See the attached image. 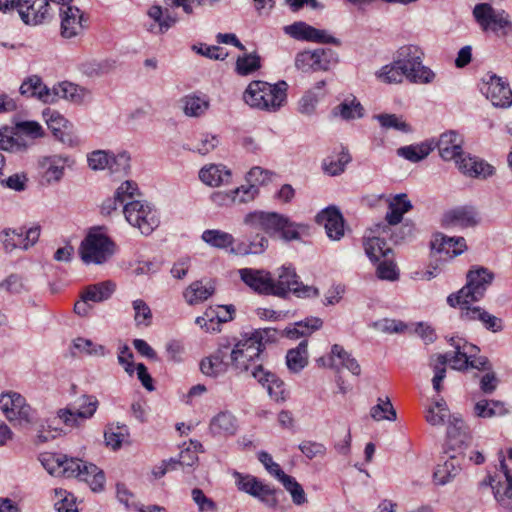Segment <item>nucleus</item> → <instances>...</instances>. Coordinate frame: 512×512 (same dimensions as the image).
I'll list each match as a JSON object with an SVG mask.
<instances>
[{"label": "nucleus", "instance_id": "f257e3e1", "mask_svg": "<svg viewBox=\"0 0 512 512\" xmlns=\"http://www.w3.org/2000/svg\"><path fill=\"white\" fill-rule=\"evenodd\" d=\"M493 278V274L486 268L471 269L467 274L466 285L457 293L450 294L447 297V303L451 307H460L462 320H479L487 330L500 332L503 329V322L500 318L491 315L481 307H470L471 302L483 298Z\"/></svg>", "mask_w": 512, "mask_h": 512}, {"label": "nucleus", "instance_id": "f03ea898", "mask_svg": "<svg viewBox=\"0 0 512 512\" xmlns=\"http://www.w3.org/2000/svg\"><path fill=\"white\" fill-rule=\"evenodd\" d=\"M244 224L249 228L250 233H256L255 239L249 241L243 249L239 251L244 254H260L268 247V239L259 235L258 231H263L269 236L279 234L286 241L297 240L300 238V230L305 226L290 221L289 218L276 212L254 211L244 217Z\"/></svg>", "mask_w": 512, "mask_h": 512}, {"label": "nucleus", "instance_id": "7ed1b4c3", "mask_svg": "<svg viewBox=\"0 0 512 512\" xmlns=\"http://www.w3.org/2000/svg\"><path fill=\"white\" fill-rule=\"evenodd\" d=\"M44 468L55 476L77 478L86 482L92 491H102L105 475L96 465L60 453H46L41 456Z\"/></svg>", "mask_w": 512, "mask_h": 512}, {"label": "nucleus", "instance_id": "20e7f679", "mask_svg": "<svg viewBox=\"0 0 512 512\" xmlns=\"http://www.w3.org/2000/svg\"><path fill=\"white\" fill-rule=\"evenodd\" d=\"M277 331L272 328L257 329L240 339L230 357L233 367L240 373L255 376L256 370H263V351L269 342L276 339Z\"/></svg>", "mask_w": 512, "mask_h": 512}, {"label": "nucleus", "instance_id": "39448f33", "mask_svg": "<svg viewBox=\"0 0 512 512\" xmlns=\"http://www.w3.org/2000/svg\"><path fill=\"white\" fill-rule=\"evenodd\" d=\"M288 85L285 81L270 84L255 80L250 82L243 93V100L249 106L265 111L275 112L286 102Z\"/></svg>", "mask_w": 512, "mask_h": 512}, {"label": "nucleus", "instance_id": "423d86ee", "mask_svg": "<svg viewBox=\"0 0 512 512\" xmlns=\"http://www.w3.org/2000/svg\"><path fill=\"white\" fill-rule=\"evenodd\" d=\"M115 242L105 233L103 227L91 228L79 247V254L86 264H103L116 252Z\"/></svg>", "mask_w": 512, "mask_h": 512}, {"label": "nucleus", "instance_id": "0eeeda50", "mask_svg": "<svg viewBox=\"0 0 512 512\" xmlns=\"http://www.w3.org/2000/svg\"><path fill=\"white\" fill-rule=\"evenodd\" d=\"M424 53L415 45H404L395 54V63L406 72V78L412 83H431L434 72L422 64Z\"/></svg>", "mask_w": 512, "mask_h": 512}, {"label": "nucleus", "instance_id": "6e6552de", "mask_svg": "<svg viewBox=\"0 0 512 512\" xmlns=\"http://www.w3.org/2000/svg\"><path fill=\"white\" fill-rule=\"evenodd\" d=\"M273 296L284 298L292 292L299 298H312L319 296L318 288L304 285L299 281L292 266L283 265L278 269L277 278L272 277Z\"/></svg>", "mask_w": 512, "mask_h": 512}, {"label": "nucleus", "instance_id": "1a4fd4ad", "mask_svg": "<svg viewBox=\"0 0 512 512\" xmlns=\"http://www.w3.org/2000/svg\"><path fill=\"white\" fill-rule=\"evenodd\" d=\"M218 0H164L165 8L159 5H153L148 10V15L152 18L158 27L159 33H165L175 25L178 18L172 14L170 9L181 7L187 15L193 13L194 6H201L206 3L213 4Z\"/></svg>", "mask_w": 512, "mask_h": 512}, {"label": "nucleus", "instance_id": "9d476101", "mask_svg": "<svg viewBox=\"0 0 512 512\" xmlns=\"http://www.w3.org/2000/svg\"><path fill=\"white\" fill-rule=\"evenodd\" d=\"M473 16L481 29L497 36H506L512 31V23L504 10H498L489 3H479L473 9Z\"/></svg>", "mask_w": 512, "mask_h": 512}, {"label": "nucleus", "instance_id": "9b49d317", "mask_svg": "<svg viewBox=\"0 0 512 512\" xmlns=\"http://www.w3.org/2000/svg\"><path fill=\"white\" fill-rule=\"evenodd\" d=\"M123 213L128 223L138 228L143 235H150L160 223L157 210L139 200L127 202Z\"/></svg>", "mask_w": 512, "mask_h": 512}, {"label": "nucleus", "instance_id": "f8f14e48", "mask_svg": "<svg viewBox=\"0 0 512 512\" xmlns=\"http://www.w3.org/2000/svg\"><path fill=\"white\" fill-rule=\"evenodd\" d=\"M0 409L8 421L21 426L35 421V411L19 393L9 391L0 395Z\"/></svg>", "mask_w": 512, "mask_h": 512}, {"label": "nucleus", "instance_id": "ddd939ff", "mask_svg": "<svg viewBox=\"0 0 512 512\" xmlns=\"http://www.w3.org/2000/svg\"><path fill=\"white\" fill-rule=\"evenodd\" d=\"M235 483L240 491L258 498L269 507H275L277 500L274 497V490L267 484H264L258 478L252 475H244L237 471L233 473Z\"/></svg>", "mask_w": 512, "mask_h": 512}, {"label": "nucleus", "instance_id": "4468645a", "mask_svg": "<svg viewBox=\"0 0 512 512\" xmlns=\"http://www.w3.org/2000/svg\"><path fill=\"white\" fill-rule=\"evenodd\" d=\"M78 408L68 407L58 412L59 418L69 427H79L96 412L99 402L95 396L84 395Z\"/></svg>", "mask_w": 512, "mask_h": 512}, {"label": "nucleus", "instance_id": "2eb2a0df", "mask_svg": "<svg viewBox=\"0 0 512 512\" xmlns=\"http://www.w3.org/2000/svg\"><path fill=\"white\" fill-rule=\"evenodd\" d=\"M482 94L496 107H509L512 104V90L495 74L488 75L480 87Z\"/></svg>", "mask_w": 512, "mask_h": 512}, {"label": "nucleus", "instance_id": "dca6fc26", "mask_svg": "<svg viewBox=\"0 0 512 512\" xmlns=\"http://www.w3.org/2000/svg\"><path fill=\"white\" fill-rule=\"evenodd\" d=\"M241 281L258 295H272V275L265 269L242 268L238 271Z\"/></svg>", "mask_w": 512, "mask_h": 512}, {"label": "nucleus", "instance_id": "f3484780", "mask_svg": "<svg viewBox=\"0 0 512 512\" xmlns=\"http://www.w3.org/2000/svg\"><path fill=\"white\" fill-rule=\"evenodd\" d=\"M284 31L286 34L297 40L339 44V41L335 37L329 35L325 30L314 28L301 21L285 26Z\"/></svg>", "mask_w": 512, "mask_h": 512}, {"label": "nucleus", "instance_id": "a211bd4d", "mask_svg": "<svg viewBox=\"0 0 512 512\" xmlns=\"http://www.w3.org/2000/svg\"><path fill=\"white\" fill-rule=\"evenodd\" d=\"M61 36L70 39L80 35L86 25L83 13L76 6L60 7Z\"/></svg>", "mask_w": 512, "mask_h": 512}, {"label": "nucleus", "instance_id": "6ab92c4d", "mask_svg": "<svg viewBox=\"0 0 512 512\" xmlns=\"http://www.w3.org/2000/svg\"><path fill=\"white\" fill-rule=\"evenodd\" d=\"M16 10L25 24L37 25L49 15L48 0H17Z\"/></svg>", "mask_w": 512, "mask_h": 512}, {"label": "nucleus", "instance_id": "aec40b11", "mask_svg": "<svg viewBox=\"0 0 512 512\" xmlns=\"http://www.w3.org/2000/svg\"><path fill=\"white\" fill-rule=\"evenodd\" d=\"M478 213L474 207L461 206L447 211L441 220L444 227L469 228L478 224Z\"/></svg>", "mask_w": 512, "mask_h": 512}, {"label": "nucleus", "instance_id": "412c9836", "mask_svg": "<svg viewBox=\"0 0 512 512\" xmlns=\"http://www.w3.org/2000/svg\"><path fill=\"white\" fill-rule=\"evenodd\" d=\"M275 173L263 169L259 166L252 167L247 173L246 180L249 183L248 187L241 186L242 196L239 199L240 203L252 201L259 193L258 186L266 185L272 180Z\"/></svg>", "mask_w": 512, "mask_h": 512}, {"label": "nucleus", "instance_id": "4be33fe9", "mask_svg": "<svg viewBox=\"0 0 512 512\" xmlns=\"http://www.w3.org/2000/svg\"><path fill=\"white\" fill-rule=\"evenodd\" d=\"M450 345L454 348L453 355L450 353V363L451 367L456 370L466 369L469 360L477 356L479 352L477 346L460 337H452Z\"/></svg>", "mask_w": 512, "mask_h": 512}, {"label": "nucleus", "instance_id": "5701e85b", "mask_svg": "<svg viewBox=\"0 0 512 512\" xmlns=\"http://www.w3.org/2000/svg\"><path fill=\"white\" fill-rule=\"evenodd\" d=\"M433 149L438 148L439 155L445 161L456 159L462 155L463 138L456 131L444 132L437 142L431 141Z\"/></svg>", "mask_w": 512, "mask_h": 512}, {"label": "nucleus", "instance_id": "b1692460", "mask_svg": "<svg viewBox=\"0 0 512 512\" xmlns=\"http://www.w3.org/2000/svg\"><path fill=\"white\" fill-rule=\"evenodd\" d=\"M316 222L324 226L330 239L339 240L344 235V219L335 207H328L318 213Z\"/></svg>", "mask_w": 512, "mask_h": 512}, {"label": "nucleus", "instance_id": "393cba45", "mask_svg": "<svg viewBox=\"0 0 512 512\" xmlns=\"http://www.w3.org/2000/svg\"><path fill=\"white\" fill-rule=\"evenodd\" d=\"M67 158L60 155L45 156L38 161L41 178L48 184L59 182L63 175Z\"/></svg>", "mask_w": 512, "mask_h": 512}, {"label": "nucleus", "instance_id": "a878e982", "mask_svg": "<svg viewBox=\"0 0 512 512\" xmlns=\"http://www.w3.org/2000/svg\"><path fill=\"white\" fill-rule=\"evenodd\" d=\"M501 468L504 470L503 479H490V486L493 489L494 497L501 507L512 510V475L508 471L504 460H501Z\"/></svg>", "mask_w": 512, "mask_h": 512}, {"label": "nucleus", "instance_id": "bb28decb", "mask_svg": "<svg viewBox=\"0 0 512 512\" xmlns=\"http://www.w3.org/2000/svg\"><path fill=\"white\" fill-rule=\"evenodd\" d=\"M431 248L436 253H444L449 258H453L463 253L467 249V245L463 237H448L438 233L431 241Z\"/></svg>", "mask_w": 512, "mask_h": 512}, {"label": "nucleus", "instance_id": "cd10ccee", "mask_svg": "<svg viewBox=\"0 0 512 512\" xmlns=\"http://www.w3.org/2000/svg\"><path fill=\"white\" fill-rule=\"evenodd\" d=\"M335 359L339 360V364L349 370L353 375H360L361 368L358 361L351 356L342 346L334 344L331 348V356L328 359L321 357L318 362L323 366L336 367Z\"/></svg>", "mask_w": 512, "mask_h": 512}, {"label": "nucleus", "instance_id": "c85d7f7f", "mask_svg": "<svg viewBox=\"0 0 512 512\" xmlns=\"http://www.w3.org/2000/svg\"><path fill=\"white\" fill-rule=\"evenodd\" d=\"M209 429L214 436H233L238 429L237 419L228 411L220 412L211 419Z\"/></svg>", "mask_w": 512, "mask_h": 512}, {"label": "nucleus", "instance_id": "c756f323", "mask_svg": "<svg viewBox=\"0 0 512 512\" xmlns=\"http://www.w3.org/2000/svg\"><path fill=\"white\" fill-rule=\"evenodd\" d=\"M19 91L21 95L26 97H36L44 103H53L51 98L50 89L42 82L41 78L37 75L28 77L21 84Z\"/></svg>", "mask_w": 512, "mask_h": 512}, {"label": "nucleus", "instance_id": "7c9ffc66", "mask_svg": "<svg viewBox=\"0 0 512 512\" xmlns=\"http://www.w3.org/2000/svg\"><path fill=\"white\" fill-rule=\"evenodd\" d=\"M253 376L260 384L267 388V391L275 401L285 400V385L275 374L266 370H256Z\"/></svg>", "mask_w": 512, "mask_h": 512}, {"label": "nucleus", "instance_id": "2f4dec72", "mask_svg": "<svg viewBox=\"0 0 512 512\" xmlns=\"http://www.w3.org/2000/svg\"><path fill=\"white\" fill-rule=\"evenodd\" d=\"M231 172L223 165L211 164L203 167L199 172L200 180L211 187H217L228 183Z\"/></svg>", "mask_w": 512, "mask_h": 512}, {"label": "nucleus", "instance_id": "473e14b6", "mask_svg": "<svg viewBox=\"0 0 512 512\" xmlns=\"http://www.w3.org/2000/svg\"><path fill=\"white\" fill-rule=\"evenodd\" d=\"M351 161L348 150L340 147L338 152H334L324 159L322 167L325 173L331 176H337L344 172L345 166Z\"/></svg>", "mask_w": 512, "mask_h": 512}, {"label": "nucleus", "instance_id": "72a5a7b5", "mask_svg": "<svg viewBox=\"0 0 512 512\" xmlns=\"http://www.w3.org/2000/svg\"><path fill=\"white\" fill-rule=\"evenodd\" d=\"M460 470V460L455 455H451L443 464L437 465L433 473V480L435 484L445 485L455 477Z\"/></svg>", "mask_w": 512, "mask_h": 512}, {"label": "nucleus", "instance_id": "f704fd0d", "mask_svg": "<svg viewBox=\"0 0 512 512\" xmlns=\"http://www.w3.org/2000/svg\"><path fill=\"white\" fill-rule=\"evenodd\" d=\"M226 354L222 350L202 359L200 370L203 374L210 377H217L227 371L228 363L225 361Z\"/></svg>", "mask_w": 512, "mask_h": 512}, {"label": "nucleus", "instance_id": "c9c22d12", "mask_svg": "<svg viewBox=\"0 0 512 512\" xmlns=\"http://www.w3.org/2000/svg\"><path fill=\"white\" fill-rule=\"evenodd\" d=\"M308 343L307 340L301 341L296 348L288 350L286 355V364L293 373H298L308 364Z\"/></svg>", "mask_w": 512, "mask_h": 512}, {"label": "nucleus", "instance_id": "e433bc0d", "mask_svg": "<svg viewBox=\"0 0 512 512\" xmlns=\"http://www.w3.org/2000/svg\"><path fill=\"white\" fill-rule=\"evenodd\" d=\"M50 94H52L51 98H53V102L63 98L75 103H80L83 101L85 91L77 85L65 81L54 86L53 89H50Z\"/></svg>", "mask_w": 512, "mask_h": 512}, {"label": "nucleus", "instance_id": "4c0bfd02", "mask_svg": "<svg viewBox=\"0 0 512 512\" xmlns=\"http://www.w3.org/2000/svg\"><path fill=\"white\" fill-rule=\"evenodd\" d=\"M412 208L406 194L396 195L389 204V212L386 220L390 225H396L402 221L403 215Z\"/></svg>", "mask_w": 512, "mask_h": 512}, {"label": "nucleus", "instance_id": "58836bf2", "mask_svg": "<svg viewBox=\"0 0 512 512\" xmlns=\"http://www.w3.org/2000/svg\"><path fill=\"white\" fill-rule=\"evenodd\" d=\"M202 451V444L197 440H190L189 445L182 449L179 459H169L168 464H173L172 469L177 466L193 467L198 462V452Z\"/></svg>", "mask_w": 512, "mask_h": 512}, {"label": "nucleus", "instance_id": "ea45409f", "mask_svg": "<svg viewBox=\"0 0 512 512\" xmlns=\"http://www.w3.org/2000/svg\"><path fill=\"white\" fill-rule=\"evenodd\" d=\"M508 413L505 404L497 400L482 399L475 403L474 414L480 418H492L503 416Z\"/></svg>", "mask_w": 512, "mask_h": 512}, {"label": "nucleus", "instance_id": "a19ab883", "mask_svg": "<svg viewBox=\"0 0 512 512\" xmlns=\"http://www.w3.org/2000/svg\"><path fill=\"white\" fill-rule=\"evenodd\" d=\"M114 289L115 285L111 281H105L86 287L83 290L81 297L84 300L92 301L95 303L102 302L111 296V294L114 292Z\"/></svg>", "mask_w": 512, "mask_h": 512}, {"label": "nucleus", "instance_id": "79ce46f5", "mask_svg": "<svg viewBox=\"0 0 512 512\" xmlns=\"http://www.w3.org/2000/svg\"><path fill=\"white\" fill-rule=\"evenodd\" d=\"M322 325L323 321L320 318L311 317L296 323L293 327L286 328L285 334L290 339H298L310 335L320 329Z\"/></svg>", "mask_w": 512, "mask_h": 512}, {"label": "nucleus", "instance_id": "37998d69", "mask_svg": "<svg viewBox=\"0 0 512 512\" xmlns=\"http://www.w3.org/2000/svg\"><path fill=\"white\" fill-rule=\"evenodd\" d=\"M214 293L211 284H203L202 281H195L185 290L184 298L190 305L207 300Z\"/></svg>", "mask_w": 512, "mask_h": 512}, {"label": "nucleus", "instance_id": "c03bdc74", "mask_svg": "<svg viewBox=\"0 0 512 512\" xmlns=\"http://www.w3.org/2000/svg\"><path fill=\"white\" fill-rule=\"evenodd\" d=\"M201 238L208 245L218 249L231 247L235 242L232 234L218 229L205 230Z\"/></svg>", "mask_w": 512, "mask_h": 512}, {"label": "nucleus", "instance_id": "a18cd8bd", "mask_svg": "<svg viewBox=\"0 0 512 512\" xmlns=\"http://www.w3.org/2000/svg\"><path fill=\"white\" fill-rule=\"evenodd\" d=\"M448 361L450 362V352L432 355L430 358V366L434 371L432 384L434 390L438 393L442 390L441 382L446 376V364Z\"/></svg>", "mask_w": 512, "mask_h": 512}, {"label": "nucleus", "instance_id": "49530a36", "mask_svg": "<svg viewBox=\"0 0 512 512\" xmlns=\"http://www.w3.org/2000/svg\"><path fill=\"white\" fill-rule=\"evenodd\" d=\"M183 110L187 116L199 117L209 108V100L206 96L187 95L182 99Z\"/></svg>", "mask_w": 512, "mask_h": 512}, {"label": "nucleus", "instance_id": "de8ad7c7", "mask_svg": "<svg viewBox=\"0 0 512 512\" xmlns=\"http://www.w3.org/2000/svg\"><path fill=\"white\" fill-rule=\"evenodd\" d=\"M335 115H340L345 120L361 118L364 114V108L355 98L350 97L341 102L333 109Z\"/></svg>", "mask_w": 512, "mask_h": 512}, {"label": "nucleus", "instance_id": "09e8293b", "mask_svg": "<svg viewBox=\"0 0 512 512\" xmlns=\"http://www.w3.org/2000/svg\"><path fill=\"white\" fill-rule=\"evenodd\" d=\"M4 249L12 251L16 248L26 250V243L24 237V228L12 229L6 228L0 234Z\"/></svg>", "mask_w": 512, "mask_h": 512}, {"label": "nucleus", "instance_id": "8fccbe9b", "mask_svg": "<svg viewBox=\"0 0 512 512\" xmlns=\"http://www.w3.org/2000/svg\"><path fill=\"white\" fill-rule=\"evenodd\" d=\"M364 249L366 255L372 261H379L382 257H387L392 250L387 247L384 239L379 237L369 238L364 241Z\"/></svg>", "mask_w": 512, "mask_h": 512}, {"label": "nucleus", "instance_id": "3c124183", "mask_svg": "<svg viewBox=\"0 0 512 512\" xmlns=\"http://www.w3.org/2000/svg\"><path fill=\"white\" fill-rule=\"evenodd\" d=\"M433 150L432 143L424 142L418 145L404 146L398 149V154L411 162H419Z\"/></svg>", "mask_w": 512, "mask_h": 512}, {"label": "nucleus", "instance_id": "603ef678", "mask_svg": "<svg viewBox=\"0 0 512 512\" xmlns=\"http://www.w3.org/2000/svg\"><path fill=\"white\" fill-rule=\"evenodd\" d=\"M218 144L219 139L216 135L201 133L194 138L189 149L194 152H198L201 155H206L214 150Z\"/></svg>", "mask_w": 512, "mask_h": 512}, {"label": "nucleus", "instance_id": "864d4df0", "mask_svg": "<svg viewBox=\"0 0 512 512\" xmlns=\"http://www.w3.org/2000/svg\"><path fill=\"white\" fill-rule=\"evenodd\" d=\"M376 76L381 82L387 84L401 83L403 78H406V72L394 61L391 64L383 66L376 72Z\"/></svg>", "mask_w": 512, "mask_h": 512}, {"label": "nucleus", "instance_id": "5fc2aeb1", "mask_svg": "<svg viewBox=\"0 0 512 512\" xmlns=\"http://www.w3.org/2000/svg\"><path fill=\"white\" fill-rule=\"evenodd\" d=\"M313 56L315 59L314 71L329 70L338 62L336 52L330 48L313 50Z\"/></svg>", "mask_w": 512, "mask_h": 512}, {"label": "nucleus", "instance_id": "6e6d98bb", "mask_svg": "<svg viewBox=\"0 0 512 512\" xmlns=\"http://www.w3.org/2000/svg\"><path fill=\"white\" fill-rule=\"evenodd\" d=\"M234 312L233 306H217L215 308H208L206 316L210 319V323L216 327V331H219L220 324L232 320Z\"/></svg>", "mask_w": 512, "mask_h": 512}, {"label": "nucleus", "instance_id": "4d7b16f0", "mask_svg": "<svg viewBox=\"0 0 512 512\" xmlns=\"http://www.w3.org/2000/svg\"><path fill=\"white\" fill-rule=\"evenodd\" d=\"M261 67L260 57L256 53L239 56L236 61V72L239 75H249Z\"/></svg>", "mask_w": 512, "mask_h": 512}, {"label": "nucleus", "instance_id": "13d9d810", "mask_svg": "<svg viewBox=\"0 0 512 512\" xmlns=\"http://www.w3.org/2000/svg\"><path fill=\"white\" fill-rule=\"evenodd\" d=\"M370 415L375 421H393L396 419V411L388 397L385 399L379 398L378 404L371 408Z\"/></svg>", "mask_w": 512, "mask_h": 512}, {"label": "nucleus", "instance_id": "bf43d9fd", "mask_svg": "<svg viewBox=\"0 0 512 512\" xmlns=\"http://www.w3.org/2000/svg\"><path fill=\"white\" fill-rule=\"evenodd\" d=\"M135 311L134 320L137 326H149L152 321V312L149 306L141 299L134 300L132 303Z\"/></svg>", "mask_w": 512, "mask_h": 512}, {"label": "nucleus", "instance_id": "052dcab7", "mask_svg": "<svg viewBox=\"0 0 512 512\" xmlns=\"http://www.w3.org/2000/svg\"><path fill=\"white\" fill-rule=\"evenodd\" d=\"M241 196H242V191H240V187H239V188L229 191V192H224V191L213 192L211 194L210 198H211V201L213 202V204H215L218 207H222V206H230L231 204L236 203V202L240 203L239 199Z\"/></svg>", "mask_w": 512, "mask_h": 512}, {"label": "nucleus", "instance_id": "680f3d73", "mask_svg": "<svg viewBox=\"0 0 512 512\" xmlns=\"http://www.w3.org/2000/svg\"><path fill=\"white\" fill-rule=\"evenodd\" d=\"M56 496L59 500L55 503L57 512H78L75 498L71 493L62 489L55 490Z\"/></svg>", "mask_w": 512, "mask_h": 512}, {"label": "nucleus", "instance_id": "e2e57ef3", "mask_svg": "<svg viewBox=\"0 0 512 512\" xmlns=\"http://www.w3.org/2000/svg\"><path fill=\"white\" fill-rule=\"evenodd\" d=\"M117 195V199L120 200V203H125L127 201H134V198L140 196L139 188L136 182L127 180L123 182L115 191Z\"/></svg>", "mask_w": 512, "mask_h": 512}, {"label": "nucleus", "instance_id": "0e129e2a", "mask_svg": "<svg viewBox=\"0 0 512 512\" xmlns=\"http://www.w3.org/2000/svg\"><path fill=\"white\" fill-rule=\"evenodd\" d=\"M108 169L111 173L126 174L130 169V156L127 152H121L117 155H110Z\"/></svg>", "mask_w": 512, "mask_h": 512}, {"label": "nucleus", "instance_id": "69168bd1", "mask_svg": "<svg viewBox=\"0 0 512 512\" xmlns=\"http://www.w3.org/2000/svg\"><path fill=\"white\" fill-rule=\"evenodd\" d=\"M377 119L384 128H393L402 132L410 131V126L402 119V117H398L395 114H380L377 116Z\"/></svg>", "mask_w": 512, "mask_h": 512}, {"label": "nucleus", "instance_id": "338daca9", "mask_svg": "<svg viewBox=\"0 0 512 512\" xmlns=\"http://www.w3.org/2000/svg\"><path fill=\"white\" fill-rule=\"evenodd\" d=\"M377 267V275L380 279L394 281L398 279V271L395 263L387 256L383 257Z\"/></svg>", "mask_w": 512, "mask_h": 512}, {"label": "nucleus", "instance_id": "774afa93", "mask_svg": "<svg viewBox=\"0 0 512 512\" xmlns=\"http://www.w3.org/2000/svg\"><path fill=\"white\" fill-rule=\"evenodd\" d=\"M191 494L200 512H216V503L211 498H208L201 489L194 488Z\"/></svg>", "mask_w": 512, "mask_h": 512}]
</instances>
